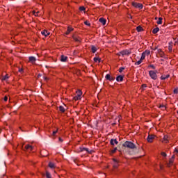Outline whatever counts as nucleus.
Listing matches in <instances>:
<instances>
[{
	"label": "nucleus",
	"mask_w": 178,
	"mask_h": 178,
	"mask_svg": "<svg viewBox=\"0 0 178 178\" xmlns=\"http://www.w3.org/2000/svg\"><path fill=\"white\" fill-rule=\"evenodd\" d=\"M123 145L126 148H130V149H134L136 148L135 144L130 141H126Z\"/></svg>",
	"instance_id": "obj_1"
},
{
	"label": "nucleus",
	"mask_w": 178,
	"mask_h": 178,
	"mask_svg": "<svg viewBox=\"0 0 178 178\" xmlns=\"http://www.w3.org/2000/svg\"><path fill=\"white\" fill-rule=\"evenodd\" d=\"M76 95L74 97V101H79V99H81V95H83V92L81 90H78L76 91Z\"/></svg>",
	"instance_id": "obj_2"
},
{
	"label": "nucleus",
	"mask_w": 178,
	"mask_h": 178,
	"mask_svg": "<svg viewBox=\"0 0 178 178\" xmlns=\"http://www.w3.org/2000/svg\"><path fill=\"white\" fill-rule=\"evenodd\" d=\"M118 56H129L130 55V51L129 50H123L117 54Z\"/></svg>",
	"instance_id": "obj_3"
},
{
	"label": "nucleus",
	"mask_w": 178,
	"mask_h": 178,
	"mask_svg": "<svg viewBox=\"0 0 178 178\" xmlns=\"http://www.w3.org/2000/svg\"><path fill=\"white\" fill-rule=\"evenodd\" d=\"M149 74L152 80H156L158 79V75H156V72L154 71H149Z\"/></svg>",
	"instance_id": "obj_4"
},
{
	"label": "nucleus",
	"mask_w": 178,
	"mask_h": 178,
	"mask_svg": "<svg viewBox=\"0 0 178 178\" xmlns=\"http://www.w3.org/2000/svg\"><path fill=\"white\" fill-rule=\"evenodd\" d=\"M132 6H134V8H138V9H143V8H144L143 3L136 2H132Z\"/></svg>",
	"instance_id": "obj_5"
},
{
	"label": "nucleus",
	"mask_w": 178,
	"mask_h": 178,
	"mask_svg": "<svg viewBox=\"0 0 178 178\" xmlns=\"http://www.w3.org/2000/svg\"><path fill=\"white\" fill-rule=\"evenodd\" d=\"M113 161L114 169H118V168H119V161H118L116 159H113Z\"/></svg>",
	"instance_id": "obj_6"
},
{
	"label": "nucleus",
	"mask_w": 178,
	"mask_h": 178,
	"mask_svg": "<svg viewBox=\"0 0 178 178\" xmlns=\"http://www.w3.org/2000/svg\"><path fill=\"white\" fill-rule=\"evenodd\" d=\"M25 149H26V151H28L29 152H31V151H33V149H34V147H33V146H31L30 145H26Z\"/></svg>",
	"instance_id": "obj_7"
},
{
	"label": "nucleus",
	"mask_w": 178,
	"mask_h": 178,
	"mask_svg": "<svg viewBox=\"0 0 178 178\" xmlns=\"http://www.w3.org/2000/svg\"><path fill=\"white\" fill-rule=\"evenodd\" d=\"M154 138H155V135H149L147 138V140L148 143H152Z\"/></svg>",
	"instance_id": "obj_8"
},
{
	"label": "nucleus",
	"mask_w": 178,
	"mask_h": 178,
	"mask_svg": "<svg viewBox=\"0 0 178 178\" xmlns=\"http://www.w3.org/2000/svg\"><path fill=\"white\" fill-rule=\"evenodd\" d=\"M174 161H175V156H172V158L170 159L169 163L167 164L168 168H170V166H172V165H173Z\"/></svg>",
	"instance_id": "obj_9"
},
{
	"label": "nucleus",
	"mask_w": 178,
	"mask_h": 178,
	"mask_svg": "<svg viewBox=\"0 0 178 178\" xmlns=\"http://www.w3.org/2000/svg\"><path fill=\"white\" fill-rule=\"evenodd\" d=\"M106 80H109V81H113L115 80V77L111 76V74H108L106 75Z\"/></svg>",
	"instance_id": "obj_10"
},
{
	"label": "nucleus",
	"mask_w": 178,
	"mask_h": 178,
	"mask_svg": "<svg viewBox=\"0 0 178 178\" xmlns=\"http://www.w3.org/2000/svg\"><path fill=\"white\" fill-rule=\"evenodd\" d=\"M74 29L72 26H68L67 29V31L65 32L66 35H69L72 31H73Z\"/></svg>",
	"instance_id": "obj_11"
},
{
	"label": "nucleus",
	"mask_w": 178,
	"mask_h": 178,
	"mask_svg": "<svg viewBox=\"0 0 178 178\" xmlns=\"http://www.w3.org/2000/svg\"><path fill=\"white\" fill-rule=\"evenodd\" d=\"M158 54L161 58H165V53L162 51V49H158Z\"/></svg>",
	"instance_id": "obj_12"
},
{
	"label": "nucleus",
	"mask_w": 178,
	"mask_h": 178,
	"mask_svg": "<svg viewBox=\"0 0 178 178\" xmlns=\"http://www.w3.org/2000/svg\"><path fill=\"white\" fill-rule=\"evenodd\" d=\"M162 143H165V144H168V143H169V136H168V135H165L163 136Z\"/></svg>",
	"instance_id": "obj_13"
},
{
	"label": "nucleus",
	"mask_w": 178,
	"mask_h": 178,
	"mask_svg": "<svg viewBox=\"0 0 178 178\" xmlns=\"http://www.w3.org/2000/svg\"><path fill=\"white\" fill-rule=\"evenodd\" d=\"M41 34L42 35H44V37H48V35H49V34H51V33L48 32V31H47V30H44L41 32Z\"/></svg>",
	"instance_id": "obj_14"
},
{
	"label": "nucleus",
	"mask_w": 178,
	"mask_h": 178,
	"mask_svg": "<svg viewBox=\"0 0 178 178\" xmlns=\"http://www.w3.org/2000/svg\"><path fill=\"white\" fill-rule=\"evenodd\" d=\"M72 38L74 40L76 41V42H81V38L77 37V36H72Z\"/></svg>",
	"instance_id": "obj_15"
},
{
	"label": "nucleus",
	"mask_w": 178,
	"mask_h": 178,
	"mask_svg": "<svg viewBox=\"0 0 178 178\" xmlns=\"http://www.w3.org/2000/svg\"><path fill=\"white\" fill-rule=\"evenodd\" d=\"M35 60H37L35 57H34V56L29 57V62H31V63H32L33 65H34V63H35Z\"/></svg>",
	"instance_id": "obj_16"
},
{
	"label": "nucleus",
	"mask_w": 178,
	"mask_h": 178,
	"mask_svg": "<svg viewBox=\"0 0 178 178\" xmlns=\"http://www.w3.org/2000/svg\"><path fill=\"white\" fill-rule=\"evenodd\" d=\"M59 111L60 112H61V113H65V112L66 111V108L63 106H60Z\"/></svg>",
	"instance_id": "obj_17"
},
{
	"label": "nucleus",
	"mask_w": 178,
	"mask_h": 178,
	"mask_svg": "<svg viewBox=\"0 0 178 178\" xmlns=\"http://www.w3.org/2000/svg\"><path fill=\"white\" fill-rule=\"evenodd\" d=\"M99 22L100 23H102V24H103V26H105V24H106V19H105L104 18H100L99 19Z\"/></svg>",
	"instance_id": "obj_18"
},
{
	"label": "nucleus",
	"mask_w": 178,
	"mask_h": 178,
	"mask_svg": "<svg viewBox=\"0 0 178 178\" xmlns=\"http://www.w3.org/2000/svg\"><path fill=\"white\" fill-rule=\"evenodd\" d=\"M169 77H170V75L167 74V75H162L161 76V80H166V79H169Z\"/></svg>",
	"instance_id": "obj_19"
},
{
	"label": "nucleus",
	"mask_w": 178,
	"mask_h": 178,
	"mask_svg": "<svg viewBox=\"0 0 178 178\" xmlns=\"http://www.w3.org/2000/svg\"><path fill=\"white\" fill-rule=\"evenodd\" d=\"M110 143H111V145H115V144H118V140L116 139H115V140L114 139H111Z\"/></svg>",
	"instance_id": "obj_20"
},
{
	"label": "nucleus",
	"mask_w": 178,
	"mask_h": 178,
	"mask_svg": "<svg viewBox=\"0 0 178 178\" xmlns=\"http://www.w3.org/2000/svg\"><path fill=\"white\" fill-rule=\"evenodd\" d=\"M49 167H50L51 169H55V168H56V165H55V163L50 162L49 163Z\"/></svg>",
	"instance_id": "obj_21"
},
{
	"label": "nucleus",
	"mask_w": 178,
	"mask_h": 178,
	"mask_svg": "<svg viewBox=\"0 0 178 178\" xmlns=\"http://www.w3.org/2000/svg\"><path fill=\"white\" fill-rule=\"evenodd\" d=\"M33 14L34 16H41V13L40 11L33 10Z\"/></svg>",
	"instance_id": "obj_22"
},
{
	"label": "nucleus",
	"mask_w": 178,
	"mask_h": 178,
	"mask_svg": "<svg viewBox=\"0 0 178 178\" xmlns=\"http://www.w3.org/2000/svg\"><path fill=\"white\" fill-rule=\"evenodd\" d=\"M60 60L61 62H66V60H67V56L62 55L60 58Z\"/></svg>",
	"instance_id": "obj_23"
},
{
	"label": "nucleus",
	"mask_w": 178,
	"mask_h": 178,
	"mask_svg": "<svg viewBox=\"0 0 178 178\" xmlns=\"http://www.w3.org/2000/svg\"><path fill=\"white\" fill-rule=\"evenodd\" d=\"M116 81H123V76L119 75L118 76H117Z\"/></svg>",
	"instance_id": "obj_24"
},
{
	"label": "nucleus",
	"mask_w": 178,
	"mask_h": 178,
	"mask_svg": "<svg viewBox=\"0 0 178 178\" xmlns=\"http://www.w3.org/2000/svg\"><path fill=\"white\" fill-rule=\"evenodd\" d=\"M92 54H95L97 52V47H95V46H92Z\"/></svg>",
	"instance_id": "obj_25"
},
{
	"label": "nucleus",
	"mask_w": 178,
	"mask_h": 178,
	"mask_svg": "<svg viewBox=\"0 0 178 178\" xmlns=\"http://www.w3.org/2000/svg\"><path fill=\"white\" fill-rule=\"evenodd\" d=\"M8 79H9V75L6 74L4 76L2 77L1 80L3 81L5 80H8Z\"/></svg>",
	"instance_id": "obj_26"
},
{
	"label": "nucleus",
	"mask_w": 178,
	"mask_h": 178,
	"mask_svg": "<svg viewBox=\"0 0 178 178\" xmlns=\"http://www.w3.org/2000/svg\"><path fill=\"white\" fill-rule=\"evenodd\" d=\"M158 31H159V28H155L153 29L152 33H153V34H156V33H158Z\"/></svg>",
	"instance_id": "obj_27"
},
{
	"label": "nucleus",
	"mask_w": 178,
	"mask_h": 178,
	"mask_svg": "<svg viewBox=\"0 0 178 178\" xmlns=\"http://www.w3.org/2000/svg\"><path fill=\"white\" fill-rule=\"evenodd\" d=\"M94 62H98L99 63V62H101V58H98V57H95L94 58Z\"/></svg>",
	"instance_id": "obj_28"
},
{
	"label": "nucleus",
	"mask_w": 178,
	"mask_h": 178,
	"mask_svg": "<svg viewBox=\"0 0 178 178\" xmlns=\"http://www.w3.org/2000/svg\"><path fill=\"white\" fill-rule=\"evenodd\" d=\"M144 54H145V56H148V55H149L151 54V51L149 50H145L144 52H143Z\"/></svg>",
	"instance_id": "obj_29"
},
{
	"label": "nucleus",
	"mask_w": 178,
	"mask_h": 178,
	"mask_svg": "<svg viewBox=\"0 0 178 178\" xmlns=\"http://www.w3.org/2000/svg\"><path fill=\"white\" fill-rule=\"evenodd\" d=\"M116 151H118V147H115V149H112L110 152L111 155L115 154V152H116Z\"/></svg>",
	"instance_id": "obj_30"
},
{
	"label": "nucleus",
	"mask_w": 178,
	"mask_h": 178,
	"mask_svg": "<svg viewBox=\"0 0 178 178\" xmlns=\"http://www.w3.org/2000/svg\"><path fill=\"white\" fill-rule=\"evenodd\" d=\"M141 63H143V60L140 59L138 61L135 63V65H141Z\"/></svg>",
	"instance_id": "obj_31"
},
{
	"label": "nucleus",
	"mask_w": 178,
	"mask_h": 178,
	"mask_svg": "<svg viewBox=\"0 0 178 178\" xmlns=\"http://www.w3.org/2000/svg\"><path fill=\"white\" fill-rule=\"evenodd\" d=\"M136 30L138 31V33H140V31H143V27L139 26L136 28Z\"/></svg>",
	"instance_id": "obj_32"
},
{
	"label": "nucleus",
	"mask_w": 178,
	"mask_h": 178,
	"mask_svg": "<svg viewBox=\"0 0 178 178\" xmlns=\"http://www.w3.org/2000/svg\"><path fill=\"white\" fill-rule=\"evenodd\" d=\"M145 54H144V52L142 54V56L140 57V60L143 61L144 60V59H145Z\"/></svg>",
	"instance_id": "obj_33"
},
{
	"label": "nucleus",
	"mask_w": 178,
	"mask_h": 178,
	"mask_svg": "<svg viewBox=\"0 0 178 178\" xmlns=\"http://www.w3.org/2000/svg\"><path fill=\"white\" fill-rule=\"evenodd\" d=\"M163 18L159 17V20L157 21V24H161L162 23Z\"/></svg>",
	"instance_id": "obj_34"
},
{
	"label": "nucleus",
	"mask_w": 178,
	"mask_h": 178,
	"mask_svg": "<svg viewBox=\"0 0 178 178\" xmlns=\"http://www.w3.org/2000/svg\"><path fill=\"white\" fill-rule=\"evenodd\" d=\"M46 177H47V178H51V174H50L49 172H46Z\"/></svg>",
	"instance_id": "obj_35"
},
{
	"label": "nucleus",
	"mask_w": 178,
	"mask_h": 178,
	"mask_svg": "<svg viewBox=\"0 0 178 178\" xmlns=\"http://www.w3.org/2000/svg\"><path fill=\"white\" fill-rule=\"evenodd\" d=\"M141 88H142L143 91H144V89L147 88V85L146 84H143Z\"/></svg>",
	"instance_id": "obj_36"
},
{
	"label": "nucleus",
	"mask_w": 178,
	"mask_h": 178,
	"mask_svg": "<svg viewBox=\"0 0 178 178\" xmlns=\"http://www.w3.org/2000/svg\"><path fill=\"white\" fill-rule=\"evenodd\" d=\"M81 151H86V152H88V149L83 147L81 149Z\"/></svg>",
	"instance_id": "obj_37"
},
{
	"label": "nucleus",
	"mask_w": 178,
	"mask_h": 178,
	"mask_svg": "<svg viewBox=\"0 0 178 178\" xmlns=\"http://www.w3.org/2000/svg\"><path fill=\"white\" fill-rule=\"evenodd\" d=\"M79 10L81 11H83V10H86V8H84V6H81V7L79 8Z\"/></svg>",
	"instance_id": "obj_38"
},
{
	"label": "nucleus",
	"mask_w": 178,
	"mask_h": 178,
	"mask_svg": "<svg viewBox=\"0 0 178 178\" xmlns=\"http://www.w3.org/2000/svg\"><path fill=\"white\" fill-rule=\"evenodd\" d=\"M123 70H124V67H120V68L119 69L120 73H122V72H123Z\"/></svg>",
	"instance_id": "obj_39"
},
{
	"label": "nucleus",
	"mask_w": 178,
	"mask_h": 178,
	"mask_svg": "<svg viewBox=\"0 0 178 178\" xmlns=\"http://www.w3.org/2000/svg\"><path fill=\"white\" fill-rule=\"evenodd\" d=\"M85 24H86V26H90V22L86 21V22H85Z\"/></svg>",
	"instance_id": "obj_40"
},
{
	"label": "nucleus",
	"mask_w": 178,
	"mask_h": 178,
	"mask_svg": "<svg viewBox=\"0 0 178 178\" xmlns=\"http://www.w3.org/2000/svg\"><path fill=\"white\" fill-rule=\"evenodd\" d=\"M177 93H178V89H175L174 94H177Z\"/></svg>",
	"instance_id": "obj_41"
},
{
	"label": "nucleus",
	"mask_w": 178,
	"mask_h": 178,
	"mask_svg": "<svg viewBox=\"0 0 178 178\" xmlns=\"http://www.w3.org/2000/svg\"><path fill=\"white\" fill-rule=\"evenodd\" d=\"M56 133H58V129H56V131H53V136H55V134H56Z\"/></svg>",
	"instance_id": "obj_42"
},
{
	"label": "nucleus",
	"mask_w": 178,
	"mask_h": 178,
	"mask_svg": "<svg viewBox=\"0 0 178 178\" xmlns=\"http://www.w3.org/2000/svg\"><path fill=\"white\" fill-rule=\"evenodd\" d=\"M162 156L166 157V154L165 152H161Z\"/></svg>",
	"instance_id": "obj_43"
},
{
	"label": "nucleus",
	"mask_w": 178,
	"mask_h": 178,
	"mask_svg": "<svg viewBox=\"0 0 178 178\" xmlns=\"http://www.w3.org/2000/svg\"><path fill=\"white\" fill-rule=\"evenodd\" d=\"M168 49H169V51H170V52H172V47H171V46H169V47H168Z\"/></svg>",
	"instance_id": "obj_44"
},
{
	"label": "nucleus",
	"mask_w": 178,
	"mask_h": 178,
	"mask_svg": "<svg viewBox=\"0 0 178 178\" xmlns=\"http://www.w3.org/2000/svg\"><path fill=\"white\" fill-rule=\"evenodd\" d=\"M40 155L42 156H46L45 155H44V152H42V151L40 152Z\"/></svg>",
	"instance_id": "obj_45"
},
{
	"label": "nucleus",
	"mask_w": 178,
	"mask_h": 178,
	"mask_svg": "<svg viewBox=\"0 0 178 178\" xmlns=\"http://www.w3.org/2000/svg\"><path fill=\"white\" fill-rule=\"evenodd\" d=\"M19 73H23V68L19 70Z\"/></svg>",
	"instance_id": "obj_46"
},
{
	"label": "nucleus",
	"mask_w": 178,
	"mask_h": 178,
	"mask_svg": "<svg viewBox=\"0 0 178 178\" xmlns=\"http://www.w3.org/2000/svg\"><path fill=\"white\" fill-rule=\"evenodd\" d=\"M149 67H152V69H155V67L154 66V65H149Z\"/></svg>",
	"instance_id": "obj_47"
},
{
	"label": "nucleus",
	"mask_w": 178,
	"mask_h": 178,
	"mask_svg": "<svg viewBox=\"0 0 178 178\" xmlns=\"http://www.w3.org/2000/svg\"><path fill=\"white\" fill-rule=\"evenodd\" d=\"M4 101H5V102L8 101V97L6 96V97H4Z\"/></svg>",
	"instance_id": "obj_48"
},
{
	"label": "nucleus",
	"mask_w": 178,
	"mask_h": 178,
	"mask_svg": "<svg viewBox=\"0 0 178 178\" xmlns=\"http://www.w3.org/2000/svg\"><path fill=\"white\" fill-rule=\"evenodd\" d=\"M160 108H163V109H166V107H165V106H161Z\"/></svg>",
	"instance_id": "obj_49"
},
{
	"label": "nucleus",
	"mask_w": 178,
	"mask_h": 178,
	"mask_svg": "<svg viewBox=\"0 0 178 178\" xmlns=\"http://www.w3.org/2000/svg\"><path fill=\"white\" fill-rule=\"evenodd\" d=\"M175 152H177V154H178V149H175Z\"/></svg>",
	"instance_id": "obj_50"
},
{
	"label": "nucleus",
	"mask_w": 178,
	"mask_h": 178,
	"mask_svg": "<svg viewBox=\"0 0 178 178\" xmlns=\"http://www.w3.org/2000/svg\"><path fill=\"white\" fill-rule=\"evenodd\" d=\"M44 80H46V81L48 80V77H47V76H44Z\"/></svg>",
	"instance_id": "obj_51"
},
{
	"label": "nucleus",
	"mask_w": 178,
	"mask_h": 178,
	"mask_svg": "<svg viewBox=\"0 0 178 178\" xmlns=\"http://www.w3.org/2000/svg\"><path fill=\"white\" fill-rule=\"evenodd\" d=\"M59 141H63L62 138H59Z\"/></svg>",
	"instance_id": "obj_52"
}]
</instances>
